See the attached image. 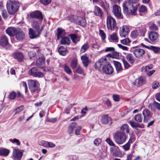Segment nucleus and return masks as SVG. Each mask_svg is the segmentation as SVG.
Masks as SVG:
<instances>
[{
  "mask_svg": "<svg viewBox=\"0 0 160 160\" xmlns=\"http://www.w3.org/2000/svg\"><path fill=\"white\" fill-rule=\"evenodd\" d=\"M102 66V70L104 73L107 74L112 73L114 71L113 69L111 64L107 62L106 58H102L95 64V67L96 69L99 70L101 67Z\"/></svg>",
  "mask_w": 160,
  "mask_h": 160,
  "instance_id": "1",
  "label": "nucleus"
},
{
  "mask_svg": "<svg viewBox=\"0 0 160 160\" xmlns=\"http://www.w3.org/2000/svg\"><path fill=\"white\" fill-rule=\"evenodd\" d=\"M139 0H128L125 2L123 4V12L127 14H131L133 15H136L138 6L137 5L134 6L133 3H136Z\"/></svg>",
  "mask_w": 160,
  "mask_h": 160,
  "instance_id": "2",
  "label": "nucleus"
},
{
  "mask_svg": "<svg viewBox=\"0 0 160 160\" xmlns=\"http://www.w3.org/2000/svg\"><path fill=\"white\" fill-rule=\"evenodd\" d=\"M6 6L8 13L10 15H13L18 11L19 3L18 1L9 0L7 2Z\"/></svg>",
  "mask_w": 160,
  "mask_h": 160,
  "instance_id": "3",
  "label": "nucleus"
},
{
  "mask_svg": "<svg viewBox=\"0 0 160 160\" xmlns=\"http://www.w3.org/2000/svg\"><path fill=\"white\" fill-rule=\"evenodd\" d=\"M127 136L124 132L117 131L113 136L114 141L117 144L121 145L126 141Z\"/></svg>",
  "mask_w": 160,
  "mask_h": 160,
  "instance_id": "4",
  "label": "nucleus"
},
{
  "mask_svg": "<svg viewBox=\"0 0 160 160\" xmlns=\"http://www.w3.org/2000/svg\"><path fill=\"white\" fill-rule=\"evenodd\" d=\"M107 26L108 29L112 31L115 30L116 26V22L115 19L111 16H108L107 18Z\"/></svg>",
  "mask_w": 160,
  "mask_h": 160,
  "instance_id": "5",
  "label": "nucleus"
},
{
  "mask_svg": "<svg viewBox=\"0 0 160 160\" xmlns=\"http://www.w3.org/2000/svg\"><path fill=\"white\" fill-rule=\"evenodd\" d=\"M132 49L134 55L138 59L142 58L143 55L145 53V51L144 50L140 48H136V47H133Z\"/></svg>",
  "mask_w": 160,
  "mask_h": 160,
  "instance_id": "6",
  "label": "nucleus"
},
{
  "mask_svg": "<svg viewBox=\"0 0 160 160\" xmlns=\"http://www.w3.org/2000/svg\"><path fill=\"white\" fill-rule=\"evenodd\" d=\"M28 84L32 93L38 91V82L34 80H29L28 81Z\"/></svg>",
  "mask_w": 160,
  "mask_h": 160,
  "instance_id": "7",
  "label": "nucleus"
},
{
  "mask_svg": "<svg viewBox=\"0 0 160 160\" xmlns=\"http://www.w3.org/2000/svg\"><path fill=\"white\" fill-rule=\"evenodd\" d=\"M148 38L153 43H157L159 40L158 34L155 32H151L148 33Z\"/></svg>",
  "mask_w": 160,
  "mask_h": 160,
  "instance_id": "8",
  "label": "nucleus"
},
{
  "mask_svg": "<svg viewBox=\"0 0 160 160\" xmlns=\"http://www.w3.org/2000/svg\"><path fill=\"white\" fill-rule=\"evenodd\" d=\"M129 31V27L127 25H123L120 28V35L122 37L125 38L128 34Z\"/></svg>",
  "mask_w": 160,
  "mask_h": 160,
  "instance_id": "9",
  "label": "nucleus"
},
{
  "mask_svg": "<svg viewBox=\"0 0 160 160\" xmlns=\"http://www.w3.org/2000/svg\"><path fill=\"white\" fill-rule=\"evenodd\" d=\"M43 29V27L42 26L39 31H37V30H36V32H35L31 28H29V33L30 38L33 39L38 37L41 33Z\"/></svg>",
  "mask_w": 160,
  "mask_h": 160,
  "instance_id": "10",
  "label": "nucleus"
},
{
  "mask_svg": "<svg viewBox=\"0 0 160 160\" xmlns=\"http://www.w3.org/2000/svg\"><path fill=\"white\" fill-rule=\"evenodd\" d=\"M29 73L31 75L35 77L42 78L43 76V74L38 71V69L36 68H33L29 71Z\"/></svg>",
  "mask_w": 160,
  "mask_h": 160,
  "instance_id": "11",
  "label": "nucleus"
},
{
  "mask_svg": "<svg viewBox=\"0 0 160 160\" xmlns=\"http://www.w3.org/2000/svg\"><path fill=\"white\" fill-rule=\"evenodd\" d=\"M113 12L114 15L117 18H122L123 16L121 12V8L119 6L117 5H114L113 7Z\"/></svg>",
  "mask_w": 160,
  "mask_h": 160,
  "instance_id": "12",
  "label": "nucleus"
},
{
  "mask_svg": "<svg viewBox=\"0 0 160 160\" xmlns=\"http://www.w3.org/2000/svg\"><path fill=\"white\" fill-rule=\"evenodd\" d=\"M22 155V153L20 150L14 149L13 151L12 158L14 160H20Z\"/></svg>",
  "mask_w": 160,
  "mask_h": 160,
  "instance_id": "13",
  "label": "nucleus"
},
{
  "mask_svg": "<svg viewBox=\"0 0 160 160\" xmlns=\"http://www.w3.org/2000/svg\"><path fill=\"white\" fill-rule=\"evenodd\" d=\"M142 114L144 116L143 121L145 122H147L152 116L150 112L148 109L144 110Z\"/></svg>",
  "mask_w": 160,
  "mask_h": 160,
  "instance_id": "14",
  "label": "nucleus"
},
{
  "mask_svg": "<svg viewBox=\"0 0 160 160\" xmlns=\"http://www.w3.org/2000/svg\"><path fill=\"white\" fill-rule=\"evenodd\" d=\"M30 17L32 18H36L40 20L43 19L42 13L38 11H36L31 12L30 15Z\"/></svg>",
  "mask_w": 160,
  "mask_h": 160,
  "instance_id": "15",
  "label": "nucleus"
},
{
  "mask_svg": "<svg viewBox=\"0 0 160 160\" xmlns=\"http://www.w3.org/2000/svg\"><path fill=\"white\" fill-rule=\"evenodd\" d=\"M17 29L13 27H10L7 29L5 31L6 33L10 36H14L16 32H17Z\"/></svg>",
  "mask_w": 160,
  "mask_h": 160,
  "instance_id": "16",
  "label": "nucleus"
},
{
  "mask_svg": "<svg viewBox=\"0 0 160 160\" xmlns=\"http://www.w3.org/2000/svg\"><path fill=\"white\" fill-rule=\"evenodd\" d=\"M76 22L78 25L84 26L86 24L85 19L80 17H77L76 19Z\"/></svg>",
  "mask_w": 160,
  "mask_h": 160,
  "instance_id": "17",
  "label": "nucleus"
},
{
  "mask_svg": "<svg viewBox=\"0 0 160 160\" xmlns=\"http://www.w3.org/2000/svg\"><path fill=\"white\" fill-rule=\"evenodd\" d=\"M13 57L15 59H17L20 62L22 61L24 58V56L22 53L19 52L15 53Z\"/></svg>",
  "mask_w": 160,
  "mask_h": 160,
  "instance_id": "18",
  "label": "nucleus"
},
{
  "mask_svg": "<svg viewBox=\"0 0 160 160\" xmlns=\"http://www.w3.org/2000/svg\"><path fill=\"white\" fill-rule=\"evenodd\" d=\"M111 120V118L108 117V114H105L102 116L101 121L103 124H108L110 121Z\"/></svg>",
  "mask_w": 160,
  "mask_h": 160,
  "instance_id": "19",
  "label": "nucleus"
},
{
  "mask_svg": "<svg viewBox=\"0 0 160 160\" xmlns=\"http://www.w3.org/2000/svg\"><path fill=\"white\" fill-rule=\"evenodd\" d=\"M36 65L39 68H43L45 65L44 59L42 58H39L36 61Z\"/></svg>",
  "mask_w": 160,
  "mask_h": 160,
  "instance_id": "20",
  "label": "nucleus"
},
{
  "mask_svg": "<svg viewBox=\"0 0 160 160\" xmlns=\"http://www.w3.org/2000/svg\"><path fill=\"white\" fill-rule=\"evenodd\" d=\"M8 43V40L5 35H2L0 38V45L5 46Z\"/></svg>",
  "mask_w": 160,
  "mask_h": 160,
  "instance_id": "21",
  "label": "nucleus"
},
{
  "mask_svg": "<svg viewBox=\"0 0 160 160\" xmlns=\"http://www.w3.org/2000/svg\"><path fill=\"white\" fill-rule=\"evenodd\" d=\"M81 58L82 61V62L85 67H87L90 62L88 57L86 55H83L81 57Z\"/></svg>",
  "mask_w": 160,
  "mask_h": 160,
  "instance_id": "22",
  "label": "nucleus"
},
{
  "mask_svg": "<svg viewBox=\"0 0 160 160\" xmlns=\"http://www.w3.org/2000/svg\"><path fill=\"white\" fill-rule=\"evenodd\" d=\"M15 35L16 36V38L18 40L23 39L25 36L24 33L23 32L17 30Z\"/></svg>",
  "mask_w": 160,
  "mask_h": 160,
  "instance_id": "23",
  "label": "nucleus"
},
{
  "mask_svg": "<svg viewBox=\"0 0 160 160\" xmlns=\"http://www.w3.org/2000/svg\"><path fill=\"white\" fill-rule=\"evenodd\" d=\"M112 62L118 73L120 72L122 70V68L120 62L115 61H113Z\"/></svg>",
  "mask_w": 160,
  "mask_h": 160,
  "instance_id": "24",
  "label": "nucleus"
},
{
  "mask_svg": "<svg viewBox=\"0 0 160 160\" xmlns=\"http://www.w3.org/2000/svg\"><path fill=\"white\" fill-rule=\"evenodd\" d=\"M94 13L95 15L101 18L102 16L103 12H102L101 9L98 7L96 6Z\"/></svg>",
  "mask_w": 160,
  "mask_h": 160,
  "instance_id": "25",
  "label": "nucleus"
},
{
  "mask_svg": "<svg viewBox=\"0 0 160 160\" xmlns=\"http://www.w3.org/2000/svg\"><path fill=\"white\" fill-rule=\"evenodd\" d=\"M126 58L128 61L131 64H133L135 62L134 58L131 53H127L126 55Z\"/></svg>",
  "mask_w": 160,
  "mask_h": 160,
  "instance_id": "26",
  "label": "nucleus"
},
{
  "mask_svg": "<svg viewBox=\"0 0 160 160\" xmlns=\"http://www.w3.org/2000/svg\"><path fill=\"white\" fill-rule=\"evenodd\" d=\"M71 41L68 37H63L61 40V43L62 44L69 45Z\"/></svg>",
  "mask_w": 160,
  "mask_h": 160,
  "instance_id": "27",
  "label": "nucleus"
},
{
  "mask_svg": "<svg viewBox=\"0 0 160 160\" xmlns=\"http://www.w3.org/2000/svg\"><path fill=\"white\" fill-rule=\"evenodd\" d=\"M109 40H112L114 42H118V38L117 34L116 33H113L110 35L109 38Z\"/></svg>",
  "mask_w": 160,
  "mask_h": 160,
  "instance_id": "28",
  "label": "nucleus"
},
{
  "mask_svg": "<svg viewBox=\"0 0 160 160\" xmlns=\"http://www.w3.org/2000/svg\"><path fill=\"white\" fill-rule=\"evenodd\" d=\"M67 52V47L61 46L58 49V52L59 54L62 56L65 55Z\"/></svg>",
  "mask_w": 160,
  "mask_h": 160,
  "instance_id": "29",
  "label": "nucleus"
},
{
  "mask_svg": "<svg viewBox=\"0 0 160 160\" xmlns=\"http://www.w3.org/2000/svg\"><path fill=\"white\" fill-rule=\"evenodd\" d=\"M69 36L74 43H76L79 41V38L77 37L76 34H71L69 35Z\"/></svg>",
  "mask_w": 160,
  "mask_h": 160,
  "instance_id": "30",
  "label": "nucleus"
},
{
  "mask_svg": "<svg viewBox=\"0 0 160 160\" xmlns=\"http://www.w3.org/2000/svg\"><path fill=\"white\" fill-rule=\"evenodd\" d=\"M128 127V126L127 124H124L121 127V131H120L124 132L125 133V132H126L127 133H129V129Z\"/></svg>",
  "mask_w": 160,
  "mask_h": 160,
  "instance_id": "31",
  "label": "nucleus"
},
{
  "mask_svg": "<svg viewBox=\"0 0 160 160\" xmlns=\"http://www.w3.org/2000/svg\"><path fill=\"white\" fill-rule=\"evenodd\" d=\"M9 153L8 150L2 148H0V155L4 156H7Z\"/></svg>",
  "mask_w": 160,
  "mask_h": 160,
  "instance_id": "32",
  "label": "nucleus"
},
{
  "mask_svg": "<svg viewBox=\"0 0 160 160\" xmlns=\"http://www.w3.org/2000/svg\"><path fill=\"white\" fill-rule=\"evenodd\" d=\"M76 125L77 123L75 122H73L70 125L68 129V132L69 134L72 133L73 130Z\"/></svg>",
  "mask_w": 160,
  "mask_h": 160,
  "instance_id": "33",
  "label": "nucleus"
},
{
  "mask_svg": "<svg viewBox=\"0 0 160 160\" xmlns=\"http://www.w3.org/2000/svg\"><path fill=\"white\" fill-rule=\"evenodd\" d=\"M32 26L37 31L40 30L39 23L37 21L35 20L33 22Z\"/></svg>",
  "mask_w": 160,
  "mask_h": 160,
  "instance_id": "34",
  "label": "nucleus"
},
{
  "mask_svg": "<svg viewBox=\"0 0 160 160\" xmlns=\"http://www.w3.org/2000/svg\"><path fill=\"white\" fill-rule=\"evenodd\" d=\"M145 79L143 77L139 78L138 80H136V83H137L138 86H140L143 83H145Z\"/></svg>",
  "mask_w": 160,
  "mask_h": 160,
  "instance_id": "35",
  "label": "nucleus"
},
{
  "mask_svg": "<svg viewBox=\"0 0 160 160\" xmlns=\"http://www.w3.org/2000/svg\"><path fill=\"white\" fill-rule=\"evenodd\" d=\"M101 6L105 10H108L109 9V4L105 1H102L101 3Z\"/></svg>",
  "mask_w": 160,
  "mask_h": 160,
  "instance_id": "36",
  "label": "nucleus"
},
{
  "mask_svg": "<svg viewBox=\"0 0 160 160\" xmlns=\"http://www.w3.org/2000/svg\"><path fill=\"white\" fill-rule=\"evenodd\" d=\"M142 117L140 114H137L134 117V120L135 121L139 123L142 122Z\"/></svg>",
  "mask_w": 160,
  "mask_h": 160,
  "instance_id": "37",
  "label": "nucleus"
},
{
  "mask_svg": "<svg viewBox=\"0 0 160 160\" xmlns=\"http://www.w3.org/2000/svg\"><path fill=\"white\" fill-rule=\"evenodd\" d=\"M153 68V65L152 64H150L148 66L143 67L141 69V71L143 72H145L148 70L151 69Z\"/></svg>",
  "mask_w": 160,
  "mask_h": 160,
  "instance_id": "38",
  "label": "nucleus"
},
{
  "mask_svg": "<svg viewBox=\"0 0 160 160\" xmlns=\"http://www.w3.org/2000/svg\"><path fill=\"white\" fill-rule=\"evenodd\" d=\"M65 32V30L64 29L58 28L57 29V36L58 39H59V38Z\"/></svg>",
  "mask_w": 160,
  "mask_h": 160,
  "instance_id": "39",
  "label": "nucleus"
},
{
  "mask_svg": "<svg viewBox=\"0 0 160 160\" xmlns=\"http://www.w3.org/2000/svg\"><path fill=\"white\" fill-rule=\"evenodd\" d=\"M63 68L64 71L68 74H70L72 73V71L70 68L66 64L64 65Z\"/></svg>",
  "mask_w": 160,
  "mask_h": 160,
  "instance_id": "40",
  "label": "nucleus"
},
{
  "mask_svg": "<svg viewBox=\"0 0 160 160\" xmlns=\"http://www.w3.org/2000/svg\"><path fill=\"white\" fill-rule=\"evenodd\" d=\"M129 123L130 124L131 126L133 128H135L137 127H140L141 125L140 124L136 123L133 121H129Z\"/></svg>",
  "mask_w": 160,
  "mask_h": 160,
  "instance_id": "41",
  "label": "nucleus"
},
{
  "mask_svg": "<svg viewBox=\"0 0 160 160\" xmlns=\"http://www.w3.org/2000/svg\"><path fill=\"white\" fill-rule=\"evenodd\" d=\"M149 48L155 53H158L160 52V48L159 47L151 46Z\"/></svg>",
  "mask_w": 160,
  "mask_h": 160,
  "instance_id": "42",
  "label": "nucleus"
},
{
  "mask_svg": "<svg viewBox=\"0 0 160 160\" xmlns=\"http://www.w3.org/2000/svg\"><path fill=\"white\" fill-rule=\"evenodd\" d=\"M120 42L123 44L128 45L131 42V41L128 38H127L121 40Z\"/></svg>",
  "mask_w": 160,
  "mask_h": 160,
  "instance_id": "43",
  "label": "nucleus"
},
{
  "mask_svg": "<svg viewBox=\"0 0 160 160\" xmlns=\"http://www.w3.org/2000/svg\"><path fill=\"white\" fill-rule=\"evenodd\" d=\"M36 52L34 51H30L28 53V56L30 59H35Z\"/></svg>",
  "mask_w": 160,
  "mask_h": 160,
  "instance_id": "44",
  "label": "nucleus"
},
{
  "mask_svg": "<svg viewBox=\"0 0 160 160\" xmlns=\"http://www.w3.org/2000/svg\"><path fill=\"white\" fill-rule=\"evenodd\" d=\"M88 48L89 45L88 44L86 43L85 44H84L81 48L80 50L81 52L82 53L84 52L88 49Z\"/></svg>",
  "mask_w": 160,
  "mask_h": 160,
  "instance_id": "45",
  "label": "nucleus"
},
{
  "mask_svg": "<svg viewBox=\"0 0 160 160\" xmlns=\"http://www.w3.org/2000/svg\"><path fill=\"white\" fill-rule=\"evenodd\" d=\"M78 64L77 60H72V61L71 66L73 69H75Z\"/></svg>",
  "mask_w": 160,
  "mask_h": 160,
  "instance_id": "46",
  "label": "nucleus"
},
{
  "mask_svg": "<svg viewBox=\"0 0 160 160\" xmlns=\"http://www.w3.org/2000/svg\"><path fill=\"white\" fill-rule=\"evenodd\" d=\"M99 35L101 37L102 40L104 41L105 40L106 38V35L103 30L100 29Z\"/></svg>",
  "mask_w": 160,
  "mask_h": 160,
  "instance_id": "47",
  "label": "nucleus"
},
{
  "mask_svg": "<svg viewBox=\"0 0 160 160\" xmlns=\"http://www.w3.org/2000/svg\"><path fill=\"white\" fill-rule=\"evenodd\" d=\"M105 141L109 145V146L115 147V144L114 143L113 141L110 139V138H107L106 139Z\"/></svg>",
  "mask_w": 160,
  "mask_h": 160,
  "instance_id": "48",
  "label": "nucleus"
},
{
  "mask_svg": "<svg viewBox=\"0 0 160 160\" xmlns=\"http://www.w3.org/2000/svg\"><path fill=\"white\" fill-rule=\"evenodd\" d=\"M135 140V137L134 135V134L133 133L131 134L130 138L128 141V143L130 145L131 143H132Z\"/></svg>",
  "mask_w": 160,
  "mask_h": 160,
  "instance_id": "49",
  "label": "nucleus"
},
{
  "mask_svg": "<svg viewBox=\"0 0 160 160\" xmlns=\"http://www.w3.org/2000/svg\"><path fill=\"white\" fill-rule=\"evenodd\" d=\"M9 141L13 143H16V144L18 146H19L21 144L19 140L18 139L16 138H14L13 139H10L9 140Z\"/></svg>",
  "mask_w": 160,
  "mask_h": 160,
  "instance_id": "50",
  "label": "nucleus"
},
{
  "mask_svg": "<svg viewBox=\"0 0 160 160\" xmlns=\"http://www.w3.org/2000/svg\"><path fill=\"white\" fill-rule=\"evenodd\" d=\"M76 72L77 73L81 74L83 73L84 70L81 66L79 65L76 70Z\"/></svg>",
  "mask_w": 160,
  "mask_h": 160,
  "instance_id": "51",
  "label": "nucleus"
},
{
  "mask_svg": "<svg viewBox=\"0 0 160 160\" xmlns=\"http://www.w3.org/2000/svg\"><path fill=\"white\" fill-rule=\"evenodd\" d=\"M160 85L158 81H155L153 82L152 85V87L153 88L155 89L159 87Z\"/></svg>",
  "mask_w": 160,
  "mask_h": 160,
  "instance_id": "52",
  "label": "nucleus"
},
{
  "mask_svg": "<svg viewBox=\"0 0 160 160\" xmlns=\"http://www.w3.org/2000/svg\"><path fill=\"white\" fill-rule=\"evenodd\" d=\"M51 0H40V2L44 5H48L51 2Z\"/></svg>",
  "mask_w": 160,
  "mask_h": 160,
  "instance_id": "53",
  "label": "nucleus"
},
{
  "mask_svg": "<svg viewBox=\"0 0 160 160\" xmlns=\"http://www.w3.org/2000/svg\"><path fill=\"white\" fill-rule=\"evenodd\" d=\"M2 15L3 18H6L8 17V13L6 10H2Z\"/></svg>",
  "mask_w": 160,
  "mask_h": 160,
  "instance_id": "54",
  "label": "nucleus"
},
{
  "mask_svg": "<svg viewBox=\"0 0 160 160\" xmlns=\"http://www.w3.org/2000/svg\"><path fill=\"white\" fill-rule=\"evenodd\" d=\"M138 35V31L137 30L132 31L131 34V36L133 38H135Z\"/></svg>",
  "mask_w": 160,
  "mask_h": 160,
  "instance_id": "55",
  "label": "nucleus"
},
{
  "mask_svg": "<svg viewBox=\"0 0 160 160\" xmlns=\"http://www.w3.org/2000/svg\"><path fill=\"white\" fill-rule=\"evenodd\" d=\"M122 61L124 64V67L125 68L127 69L130 66V65L129 63L124 59H122Z\"/></svg>",
  "mask_w": 160,
  "mask_h": 160,
  "instance_id": "56",
  "label": "nucleus"
},
{
  "mask_svg": "<svg viewBox=\"0 0 160 160\" xmlns=\"http://www.w3.org/2000/svg\"><path fill=\"white\" fill-rule=\"evenodd\" d=\"M140 12H144L147 11V8L144 5H142L138 8Z\"/></svg>",
  "mask_w": 160,
  "mask_h": 160,
  "instance_id": "57",
  "label": "nucleus"
},
{
  "mask_svg": "<svg viewBox=\"0 0 160 160\" xmlns=\"http://www.w3.org/2000/svg\"><path fill=\"white\" fill-rule=\"evenodd\" d=\"M101 139L99 138H97L94 140V143L96 146H98L101 143Z\"/></svg>",
  "mask_w": 160,
  "mask_h": 160,
  "instance_id": "58",
  "label": "nucleus"
},
{
  "mask_svg": "<svg viewBox=\"0 0 160 160\" xmlns=\"http://www.w3.org/2000/svg\"><path fill=\"white\" fill-rule=\"evenodd\" d=\"M130 145L127 142L124 145L122 146V147L124 151H127L130 149Z\"/></svg>",
  "mask_w": 160,
  "mask_h": 160,
  "instance_id": "59",
  "label": "nucleus"
},
{
  "mask_svg": "<svg viewBox=\"0 0 160 160\" xmlns=\"http://www.w3.org/2000/svg\"><path fill=\"white\" fill-rule=\"evenodd\" d=\"M23 107V106H21L16 108L15 110V113L16 114L22 111L24 109Z\"/></svg>",
  "mask_w": 160,
  "mask_h": 160,
  "instance_id": "60",
  "label": "nucleus"
},
{
  "mask_svg": "<svg viewBox=\"0 0 160 160\" xmlns=\"http://www.w3.org/2000/svg\"><path fill=\"white\" fill-rule=\"evenodd\" d=\"M16 95V93L14 92H12L9 94V98L11 99H13Z\"/></svg>",
  "mask_w": 160,
  "mask_h": 160,
  "instance_id": "61",
  "label": "nucleus"
},
{
  "mask_svg": "<svg viewBox=\"0 0 160 160\" xmlns=\"http://www.w3.org/2000/svg\"><path fill=\"white\" fill-rule=\"evenodd\" d=\"M150 29L153 31H156L158 29L157 26L155 24H152L149 27Z\"/></svg>",
  "mask_w": 160,
  "mask_h": 160,
  "instance_id": "62",
  "label": "nucleus"
},
{
  "mask_svg": "<svg viewBox=\"0 0 160 160\" xmlns=\"http://www.w3.org/2000/svg\"><path fill=\"white\" fill-rule=\"evenodd\" d=\"M55 144L52 142H48L47 148H53L55 147Z\"/></svg>",
  "mask_w": 160,
  "mask_h": 160,
  "instance_id": "63",
  "label": "nucleus"
},
{
  "mask_svg": "<svg viewBox=\"0 0 160 160\" xmlns=\"http://www.w3.org/2000/svg\"><path fill=\"white\" fill-rule=\"evenodd\" d=\"M153 105L158 109L160 110V103L155 101L154 102Z\"/></svg>",
  "mask_w": 160,
  "mask_h": 160,
  "instance_id": "64",
  "label": "nucleus"
}]
</instances>
